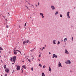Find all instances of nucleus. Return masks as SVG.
Masks as SVG:
<instances>
[{"mask_svg":"<svg viewBox=\"0 0 76 76\" xmlns=\"http://www.w3.org/2000/svg\"><path fill=\"white\" fill-rule=\"evenodd\" d=\"M16 56H15L13 57V58H11L10 59V61L13 62V61L14 63H15L16 62Z\"/></svg>","mask_w":76,"mask_h":76,"instance_id":"obj_1","label":"nucleus"},{"mask_svg":"<svg viewBox=\"0 0 76 76\" xmlns=\"http://www.w3.org/2000/svg\"><path fill=\"white\" fill-rule=\"evenodd\" d=\"M66 64H70L71 63V62L69 60H67V61L65 62Z\"/></svg>","mask_w":76,"mask_h":76,"instance_id":"obj_2","label":"nucleus"},{"mask_svg":"<svg viewBox=\"0 0 76 76\" xmlns=\"http://www.w3.org/2000/svg\"><path fill=\"white\" fill-rule=\"evenodd\" d=\"M16 69L17 70H20V66H17Z\"/></svg>","mask_w":76,"mask_h":76,"instance_id":"obj_3","label":"nucleus"},{"mask_svg":"<svg viewBox=\"0 0 76 76\" xmlns=\"http://www.w3.org/2000/svg\"><path fill=\"white\" fill-rule=\"evenodd\" d=\"M40 16H41L42 17V18H44V14H43L42 13H40Z\"/></svg>","mask_w":76,"mask_h":76,"instance_id":"obj_4","label":"nucleus"},{"mask_svg":"<svg viewBox=\"0 0 76 76\" xmlns=\"http://www.w3.org/2000/svg\"><path fill=\"white\" fill-rule=\"evenodd\" d=\"M5 72L6 73H9V70L8 69H5Z\"/></svg>","mask_w":76,"mask_h":76,"instance_id":"obj_5","label":"nucleus"},{"mask_svg":"<svg viewBox=\"0 0 76 76\" xmlns=\"http://www.w3.org/2000/svg\"><path fill=\"white\" fill-rule=\"evenodd\" d=\"M69 13H70V12H68V13H67V15L68 17V18H70V17L69 16Z\"/></svg>","mask_w":76,"mask_h":76,"instance_id":"obj_6","label":"nucleus"},{"mask_svg":"<svg viewBox=\"0 0 76 76\" xmlns=\"http://www.w3.org/2000/svg\"><path fill=\"white\" fill-rule=\"evenodd\" d=\"M58 65L59 66V67H60V66H61V67H62V66H61V64L60 63V62H59V64H58Z\"/></svg>","mask_w":76,"mask_h":76,"instance_id":"obj_7","label":"nucleus"},{"mask_svg":"<svg viewBox=\"0 0 76 76\" xmlns=\"http://www.w3.org/2000/svg\"><path fill=\"white\" fill-rule=\"evenodd\" d=\"M65 54H69V53L68 52V51L66 49H65Z\"/></svg>","mask_w":76,"mask_h":76,"instance_id":"obj_8","label":"nucleus"},{"mask_svg":"<svg viewBox=\"0 0 76 76\" xmlns=\"http://www.w3.org/2000/svg\"><path fill=\"white\" fill-rule=\"evenodd\" d=\"M51 7L52 10H54L55 9V7L53 6H52Z\"/></svg>","mask_w":76,"mask_h":76,"instance_id":"obj_9","label":"nucleus"},{"mask_svg":"<svg viewBox=\"0 0 76 76\" xmlns=\"http://www.w3.org/2000/svg\"><path fill=\"white\" fill-rule=\"evenodd\" d=\"M13 52H14V54H15V55H16V54H17V52H16V50H13Z\"/></svg>","mask_w":76,"mask_h":76,"instance_id":"obj_10","label":"nucleus"},{"mask_svg":"<svg viewBox=\"0 0 76 76\" xmlns=\"http://www.w3.org/2000/svg\"><path fill=\"white\" fill-rule=\"evenodd\" d=\"M36 49V48H35L34 49H32V50H30V51H31V52H33V51H34V50L35 49Z\"/></svg>","mask_w":76,"mask_h":76,"instance_id":"obj_11","label":"nucleus"},{"mask_svg":"<svg viewBox=\"0 0 76 76\" xmlns=\"http://www.w3.org/2000/svg\"><path fill=\"white\" fill-rule=\"evenodd\" d=\"M26 40L25 41H24L23 43V45H25V44H26Z\"/></svg>","mask_w":76,"mask_h":76,"instance_id":"obj_12","label":"nucleus"},{"mask_svg":"<svg viewBox=\"0 0 76 76\" xmlns=\"http://www.w3.org/2000/svg\"><path fill=\"white\" fill-rule=\"evenodd\" d=\"M53 42L54 44H56V40H54L53 41Z\"/></svg>","mask_w":76,"mask_h":76,"instance_id":"obj_13","label":"nucleus"},{"mask_svg":"<svg viewBox=\"0 0 76 76\" xmlns=\"http://www.w3.org/2000/svg\"><path fill=\"white\" fill-rule=\"evenodd\" d=\"M49 71H50V72H51V67H50H50H49Z\"/></svg>","mask_w":76,"mask_h":76,"instance_id":"obj_14","label":"nucleus"},{"mask_svg":"<svg viewBox=\"0 0 76 76\" xmlns=\"http://www.w3.org/2000/svg\"><path fill=\"white\" fill-rule=\"evenodd\" d=\"M22 67H23L24 69H26V67H25V66L23 65L22 66Z\"/></svg>","mask_w":76,"mask_h":76,"instance_id":"obj_15","label":"nucleus"},{"mask_svg":"<svg viewBox=\"0 0 76 76\" xmlns=\"http://www.w3.org/2000/svg\"><path fill=\"white\" fill-rule=\"evenodd\" d=\"M56 57V54H53V58H54V57Z\"/></svg>","mask_w":76,"mask_h":76,"instance_id":"obj_16","label":"nucleus"},{"mask_svg":"<svg viewBox=\"0 0 76 76\" xmlns=\"http://www.w3.org/2000/svg\"><path fill=\"white\" fill-rule=\"evenodd\" d=\"M28 4H29V5H30V6H33V7H34V6L33 5H32L31 4L29 3H28Z\"/></svg>","mask_w":76,"mask_h":76,"instance_id":"obj_17","label":"nucleus"},{"mask_svg":"<svg viewBox=\"0 0 76 76\" xmlns=\"http://www.w3.org/2000/svg\"><path fill=\"white\" fill-rule=\"evenodd\" d=\"M67 38H65L64 39V42L66 41H67Z\"/></svg>","mask_w":76,"mask_h":76,"instance_id":"obj_18","label":"nucleus"},{"mask_svg":"<svg viewBox=\"0 0 76 76\" xmlns=\"http://www.w3.org/2000/svg\"><path fill=\"white\" fill-rule=\"evenodd\" d=\"M42 76H45V74H44V73H42Z\"/></svg>","mask_w":76,"mask_h":76,"instance_id":"obj_19","label":"nucleus"},{"mask_svg":"<svg viewBox=\"0 0 76 76\" xmlns=\"http://www.w3.org/2000/svg\"><path fill=\"white\" fill-rule=\"evenodd\" d=\"M16 51H18V52H19L20 53L22 54V53H21V52H20V51L18 50H16Z\"/></svg>","mask_w":76,"mask_h":76,"instance_id":"obj_20","label":"nucleus"},{"mask_svg":"<svg viewBox=\"0 0 76 76\" xmlns=\"http://www.w3.org/2000/svg\"><path fill=\"white\" fill-rule=\"evenodd\" d=\"M29 42V40H28L26 42V43L28 44V43Z\"/></svg>","mask_w":76,"mask_h":76,"instance_id":"obj_21","label":"nucleus"},{"mask_svg":"<svg viewBox=\"0 0 76 76\" xmlns=\"http://www.w3.org/2000/svg\"><path fill=\"white\" fill-rule=\"evenodd\" d=\"M0 50H3V48H2L1 47H0Z\"/></svg>","mask_w":76,"mask_h":76,"instance_id":"obj_22","label":"nucleus"},{"mask_svg":"<svg viewBox=\"0 0 76 76\" xmlns=\"http://www.w3.org/2000/svg\"><path fill=\"white\" fill-rule=\"evenodd\" d=\"M23 68H22L21 69V70H22L21 73H23Z\"/></svg>","mask_w":76,"mask_h":76,"instance_id":"obj_23","label":"nucleus"},{"mask_svg":"<svg viewBox=\"0 0 76 76\" xmlns=\"http://www.w3.org/2000/svg\"><path fill=\"white\" fill-rule=\"evenodd\" d=\"M6 28H9V26L7 24Z\"/></svg>","mask_w":76,"mask_h":76,"instance_id":"obj_24","label":"nucleus"},{"mask_svg":"<svg viewBox=\"0 0 76 76\" xmlns=\"http://www.w3.org/2000/svg\"><path fill=\"white\" fill-rule=\"evenodd\" d=\"M6 65H4V68H5V69H6Z\"/></svg>","mask_w":76,"mask_h":76,"instance_id":"obj_25","label":"nucleus"},{"mask_svg":"<svg viewBox=\"0 0 76 76\" xmlns=\"http://www.w3.org/2000/svg\"><path fill=\"white\" fill-rule=\"evenodd\" d=\"M57 14H58V12H56V13L55 14V15H57Z\"/></svg>","mask_w":76,"mask_h":76,"instance_id":"obj_26","label":"nucleus"},{"mask_svg":"<svg viewBox=\"0 0 76 76\" xmlns=\"http://www.w3.org/2000/svg\"><path fill=\"white\" fill-rule=\"evenodd\" d=\"M39 66H40V67H42V65L40 64H39Z\"/></svg>","mask_w":76,"mask_h":76,"instance_id":"obj_27","label":"nucleus"},{"mask_svg":"<svg viewBox=\"0 0 76 76\" xmlns=\"http://www.w3.org/2000/svg\"><path fill=\"white\" fill-rule=\"evenodd\" d=\"M45 67H46V66L45 65L43 66V68H45Z\"/></svg>","mask_w":76,"mask_h":76,"instance_id":"obj_28","label":"nucleus"},{"mask_svg":"<svg viewBox=\"0 0 76 76\" xmlns=\"http://www.w3.org/2000/svg\"><path fill=\"white\" fill-rule=\"evenodd\" d=\"M31 70H32V71H33V70H34V68H32L31 69Z\"/></svg>","mask_w":76,"mask_h":76,"instance_id":"obj_29","label":"nucleus"},{"mask_svg":"<svg viewBox=\"0 0 76 76\" xmlns=\"http://www.w3.org/2000/svg\"><path fill=\"white\" fill-rule=\"evenodd\" d=\"M58 44H60V41H58Z\"/></svg>","mask_w":76,"mask_h":76,"instance_id":"obj_30","label":"nucleus"},{"mask_svg":"<svg viewBox=\"0 0 76 76\" xmlns=\"http://www.w3.org/2000/svg\"><path fill=\"white\" fill-rule=\"evenodd\" d=\"M55 57L56 58H57V55H55Z\"/></svg>","mask_w":76,"mask_h":76,"instance_id":"obj_31","label":"nucleus"},{"mask_svg":"<svg viewBox=\"0 0 76 76\" xmlns=\"http://www.w3.org/2000/svg\"><path fill=\"white\" fill-rule=\"evenodd\" d=\"M72 41H73V37H72Z\"/></svg>","mask_w":76,"mask_h":76,"instance_id":"obj_32","label":"nucleus"},{"mask_svg":"<svg viewBox=\"0 0 76 76\" xmlns=\"http://www.w3.org/2000/svg\"><path fill=\"white\" fill-rule=\"evenodd\" d=\"M28 61H29V62H30V61H30V59H28Z\"/></svg>","mask_w":76,"mask_h":76,"instance_id":"obj_33","label":"nucleus"},{"mask_svg":"<svg viewBox=\"0 0 76 76\" xmlns=\"http://www.w3.org/2000/svg\"><path fill=\"white\" fill-rule=\"evenodd\" d=\"M42 48L43 49H45V47H43Z\"/></svg>","mask_w":76,"mask_h":76,"instance_id":"obj_34","label":"nucleus"},{"mask_svg":"<svg viewBox=\"0 0 76 76\" xmlns=\"http://www.w3.org/2000/svg\"><path fill=\"white\" fill-rule=\"evenodd\" d=\"M60 17H61V18H62V15H60Z\"/></svg>","mask_w":76,"mask_h":76,"instance_id":"obj_35","label":"nucleus"},{"mask_svg":"<svg viewBox=\"0 0 76 76\" xmlns=\"http://www.w3.org/2000/svg\"><path fill=\"white\" fill-rule=\"evenodd\" d=\"M7 76V74H6L4 76Z\"/></svg>","mask_w":76,"mask_h":76,"instance_id":"obj_36","label":"nucleus"},{"mask_svg":"<svg viewBox=\"0 0 76 76\" xmlns=\"http://www.w3.org/2000/svg\"><path fill=\"white\" fill-rule=\"evenodd\" d=\"M8 15H9V16H10V14L9 13H8Z\"/></svg>","mask_w":76,"mask_h":76,"instance_id":"obj_37","label":"nucleus"},{"mask_svg":"<svg viewBox=\"0 0 76 76\" xmlns=\"http://www.w3.org/2000/svg\"><path fill=\"white\" fill-rule=\"evenodd\" d=\"M38 60H39V61H40V60H41L39 59H39H38Z\"/></svg>","mask_w":76,"mask_h":76,"instance_id":"obj_38","label":"nucleus"},{"mask_svg":"<svg viewBox=\"0 0 76 76\" xmlns=\"http://www.w3.org/2000/svg\"><path fill=\"white\" fill-rule=\"evenodd\" d=\"M26 7H27V9H28V6H26Z\"/></svg>","mask_w":76,"mask_h":76,"instance_id":"obj_39","label":"nucleus"},{"mask_svg":"<svg viewBox=\"0 0 76 76\" xmlns=\"http://www.w3.org/2000/svg\"><path fill=\"white\" fill-rule=\"evenodd\" d=\"M32 60H34V57H33V58H32Z\"/></svg>","mask_w":76,"mask_h":76,"instance_id":"obj_40","label":"nucleus"},{"mask_svg":"<svg viewBox=\"0 0 76 76\" xmlns=\"http://www.w3.org/2000/svg\"><path fill=\"white\" fill-rule=\"evenodd\" d=\"M26 23H25V26H26Z\"/></svg>","mask_w":76,"mask_h":76,"instance_id":"obj_41","label":"nucleus"},{"mask_svg":"<svg viewBox=\"0 0 76 76\" xmlns=\"http://www.w3.org/2000/svg\"><path fill=\"white\" fill-rule=\"evenodd\" d=\"M2 16L3 17H4V18H5V17H6L5 16H4L3 15H2Z\"/></svg>","mask_w":76,"mask_h":76,"instance_id":"obj_42","label":"nucleus"},{"mask_svg":"<svg viewBox=\"0 0 76 76\" xmlns=\"http://www.w3.org/2000/svg\"><path fill=\"white\" fill-rule=\"evenodd\" d=\"M5 20H6L7 21V19H6Z\"/></svg>","mask_w":76,"mask_h":76,"instance_id":"obj_43","label":"nucleus"},{"mask_svg":"<svg viewBox=\"0 0 76 76\" xmlns=\"http://www.w3.org/2000/svg\"><path fill=\"white\" fill-rule=\"evenodd\" d=\"M15 72V71L14 70L12 72V73L14 72Z\"/></svg>","mask_w":76,"mask_h":76,"instance_id":"obj_44","label":"nucleus"},{"mask_svg":"<svg viewBox=\"0 0 76 76\" xmlns=\"http://www.w3.org/2000/svg\"><path fill=\"white\" fill-rule=\"evenodd\" d=\"M36 7H38V5L37 4L36 5Z\"/></svg>","mask_w":76,"mask_h":76,"instance_id":"obj_45","label":"nucleus"},{"mask_svg":"<svg viewBox=\"0 0 76 76\" xmlns=\"http://www.w3.org/2000/svg\"><path fill=\"white\" fill-rule=\"evenodd\" d=\"M39 3H38V6H39Z\"/></svg>","mask_w":76,"mask_h":76,"instance_id":"obj_46","label":"nucleus"},{"mask_svg":"<svg viewBox=\"0 0 76 76\" xmlns=\"http://www.w3.org/2000/svg\"><path fill=\"white\" fill-rule=\"evenodd\" d=\"M19 27L20 28V26H19Z\"/></svg>","mask_w":76,"mask_h":76,"instance_id":"obj_47","label":"nucleus"},{"mask_svg":"<svg viewBox=\"0 0 76 76\" xmlns=\"http://www.w3.org/2000/svg\"><path fill=\"white\" fill-rule=\"evenodd\" d=\"M49 54H51V53L50 52H49Z\"/></svg>","mask_w":76,"mask_h":76,"instance_id":"obj_48","label":"nucleus"},{"mask_svg":"<svg viewBox=\"0 0 76 76\" xmlns=\"http://www.w3.org/2000/svg\"><path fill=\"white\" fill-rule=\"evenodd\" d=\"M39 57H41V55H39Z\"/></svg>","mask_w":76,"mask_h":76,"instance_id":"obj_49","label":"nucleus"},{"mask_svg":"<svg viewBox=\"0 0 76 76\" xmlns=\"http://www.w3.org/2000/svg\"><path fill=\"white\" fill-rule=\"evenodd\" d=\"M15 64V63H12V64Z\"/></svg>","mask_w":76,"mask_h":76,"instance_id":"obj_50","label":"nucleus"},{"mask_svg":"<svg viewBox=\"0 0 76 76\" xmlns=\"http://www.w3.org/2000/svg\"><path fill=\"white\" fill-rule=\"evenodd\" d=\"M1 61L2 63H3V61L1 60Z\"/></svg>","mask_w":76,"mask_h":76,"instance_id":"obj_51","label":"nucleus"},{"mask_svg":"<svg viewBox=\"0 0 76 76\" xmlns=\"http://www.w3.org/2000/svg\"><path fill=\"white\" fill-rule=\"evenodd\" d=\"M41 50H42V51H43V49H42Z\"/></svg>","mask_w":76,"mask_h":76,"instance_id":"obj_52","label":"nucleus"},{"mask_svg":"<svg viewBox=\"0 0 76 76\" xmlns=\"http://www.w3.org/2000/svg\"><path fill=\"white\" fill-rule=\"evenodd\" d=\"M61 42H63V40H61Z\"/></svg>","mask_w":76,"mask_h":76,"instance_id":"obj_53","label":"nucleus"},{"mask_svg":"<svg viewBox=\"0 0 76 76\" xmlns=\"http://www.w3.org/2000/svg\"><path fill=\"white\" fill-rule=\"evenodd\" d=\"M26 1V2H27V1L26 0V1Z\"/></svg>","mask_w":76,"mask_h":76,"instance_id":"obj_54","label":"nucleus"},{"mask_svg":"<svg viewBox=\"0 0 76 76\" xmlns=\"http://www.w3.org/2000/svg\"><path fill=\"white\" fill-rule=\"evenodd\" d=\"M40 50H41V48H40Z\"/></svg>","mask_w":76,"mask_h":76,"instance_id":"obj_55","label":"nucleus"},{"mask_svg":"<svg viewBox=\"0 0 76 76\" xmlns=\"http://www.w3.org/2000/svg\"><path fill=\"white\" fill-rule=\"evenodd\" d=\"M25 29H26V27H25Z\"/></svg>","mask_w":76,"mask_h":76,"instance_id":"obj_56","label":"nucleus"},{"mask_svg":"<svg viewBox=\"0 0 76 76\" xmlns=\"http://www.w3.org/2000/svg\"><path fill=\"white\" fill-rule=\"evenodd\" d=\"M0 57H1V56H0Z\"/></svg>","mask_w":76,"mask_h":76,"instance_id":"obj_57","label":"nucleus"},{"mask_svg":"<svg viewBox=\"0 0 76 76\" xmlns=\"http://www.w3.org/2000/svg\"><path fill=\"white\" fill-rule=\"evenodd\" d=\"M15 66H17V65H15Z\"/></svg>","mask_w":76,"mask_h":76,"instance_id":"obj_58","label":"nucleus"},{"mask_svg":"<svg viewBox=\"0 0 76 76\" xmlns=\"http://www.w3.org/2000/svg\"><path fill=\"white\" fill-rule=\"evenodd\" d=\"M30 18H31V17H30Z\"/></svg>","mask_w":76,"mask_h":76,"instance_id":"obj_59","label":"nucleus"},{"mask_svg":"<svg viewBox=\"0 0 76 76\" xmlns=\"http://www.w3.org/2000/svg\"><path fill=\"white\" fill-rule=\"evenodd\" d=\"M32 57H33V56H32Z\"/></svg>","mask_w":76,"mask_h":76,"instance_id":"obj_60","label":"nucleus"},{"mask_svg":"<svg viewBox=\"0 0 76 76\" xmlns=\"http://www.w3.org/2000/svg\"><path fill=\"white\" fill-rule=\"evenodd\" d=\"M23 62H24L23 61Z\"/></svg>","mask_w":76,"mask_h":76,"instance_id":"obj_61","label":"nucleus"},{"mask_svg":"<svg viewBox=\"0 0 76 76\" xmlns=\"http://www.w3.org/2000/svg\"><path fill=\"white\" fill-rule=\"evenodd\" d=\"M0 53H1V51L0 52Z\"/></svg>","mask_w":76,"mask_h":76,"instance_id":"obj_62","label":"nucleus"}]
</instances>
